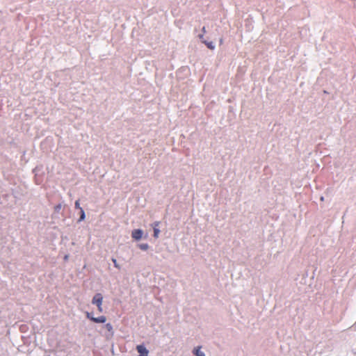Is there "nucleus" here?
<instances>
[{"label": "nucleus", "instance_id": "1", "mask_svg": "<svg viewBox=\"0 0 356 356\" xmlns=\"http://www.w3.org/2000/svg\"><path fill=\"white\" fill-rule=\"evenodd\" d=\"M102 302L103 296L101 293H96L92 300V303L95 305H102Z\"/></svg>", "mask_w": 356, "mask_h": 356}, {"label": "nucleus", "instance_id": "2", "mask_svg": "<svg viewBox=\"0 0 356 356\" xmlns=\"http://www.w3.org/2000/svg\"><path fill=\"white\" fill-rule=\"evenodd\" d=\"M136 350L140 353L138 356H148L149 351L143 345H138Z\"/></svg>", "mask_w": 356, "mask_h": 356}, {"label": "nucleus", "instance_id": "3", "mask_svg": "<svg viewBox=\"0 0 356 356\" xmlns=\"http://www.w3.org/2000/svg\"><path fill=\"white\" fill-rule=\"evenodd\" d=\"M143 234V232L142 229H134L131 233V236L133 238H134L136 241L140 240Z\"/></svg>", "mask_w": 356, "mask_h": 356}, {"label": "nucleus", "instance_id": "4", "mask_svg": "<svg viewBox=\"0 0 356 356\" xmlns=\"http://www.w3.org/2000/svg\"><path fill=\"white\" fill-rule=\"evenodd\" d=\"M201 347L198 346L194 348L193 353L195 355V356H205V354L204 352H202L201 350Z\"/></svg>", "mask_w": 356, "mask_h": 356}, {"label": "nucleus", "instance_id": "5", "mask_svg": "<svg viewBox=\"0 0 356 356\" xmlns=\"http://www.w3.org/2000/svg\"><path fill=\"white\" fill-rule=\"evenodd\" d=\"M106 321V318L104 316H101L97 318L95 317L92 318V321L95 323H105Z\"/></svg>", "mask_w": 356, "mask_h": 356}, {"label": "nucleus", "instance_id": "6", "mask_svg": "<svg viewBox=\"0 0 356 356\" xmlns=\"http://www.w3.org/2000/svg\"><path fill=\"white\" fill-rule=\"evenodd\" d=\"M202 42L204 43L207 47L210 49H213L215 46L212 42H207L206 40H202Z\"/></svg>", "mask_w": 356, "mask_h": 356}, {"label": "nucleus", "instance_id": "7", "mask_svg": "<svg viewBox=\"0 0 356 356\" xmlns=\"http://www.w3.org/2000/svg\"><path fill=\"white\" fill-rule=\"evenodd\" d=\"M154 229V237L157 238H159L160 234V229L159 228L155 227Z\"/></svg>", "mask_w": 356, "mask_h": 356}, {"label": "nucleus", "instance_id": "8", "mask_svg": "<svg viewBox=\"0 0 356 356\" xmlns=\"http://www.w3.org/2000/svg\"><path fill=\"white\" fill-rule=\"evenodd\" d=\"M138 246L142 250H147L149 248V245L147 243H142Z\"/></svg>", "mask_w": 356, "mask_h": 356}, {"label": "nucleus", "instance_id": "9", "mask_svg": "<svg viewBox=\"0 0 356 356\" xmlns=\"http://www.w3.org/2000/svg\"><path fill=\"white\" fill-rule=\"evenodd\" d=\"M80 213H81V216L79 218V221H81V220H84L86 218L85 212L82 208H80Z\"/></svg>", "mask_w": 356, "mask_h": 356}, {"label": "nucleus", "instance_id": "10", "mask_svg": "<svg viewBox=\"0 0 356 356\" xmlns=\"http://www.w3.org/2000/svg\"><path fill=\"white\" fill-rule=\"evenodd\" d=\"M105 327H106V330L108 332H112V331H113V326H112V325L111 323L106 324Z\"/></svg>", "mask_w": 356, "mask_h": 356}, {"label": "nucleus", "instance_id": "11", "mask_svg": "<svg viewBox=\"0 0 356 356\" xmlns=\"http://www.w3.org/2000/svg\"><path fill=\"white\" fill-rule=\"evenodd\" d=\"M112 261H113V264H114V266H115V268H118V269H120V265L118 264V263L117 262V260H116L115 259L113 258V259H112Z\"/></svg>", "mask_w": 356, "mask_h": 356}, {"label": "nucleus", "instance_id": "12", "mask_svg": "<svg viewBox=\"0 0 356 356\" xmlns=\"http://www.w3.org/2000/svg\"><path fill=\"white\" fill-rule=\"evenodd\" d=\"M61 208H62V205H61V204H59L56 205V206L55 207V211H56V212H59V211H60V210L61 209Z\"/></svg>", "mask_w": 356, "mask_h": 356}, {"label": "nucleus", "instance_id": "13", "mask_svg": "<svg viewBox=\"0 0 356 356\" xmlns=\"http://www.w3.org/2000/svg\"><path fill=\"white\" fill-rule=\"evenodd\" d=\"M159 224H160V222L156 221L152 223V226L153 229H154L155 227L158 228V227L159 226Z\"/></svg>", "mask_w": 356, "mask_h": 356}, {"label": "nucleus", "instance_id": "14", "mask_svg": "<svg viewBox=\"0 0 356 356\" xmlns=\"http://www.w3.org/2000/svg\"><path fill=\"white\" fill-rule=\"evenodd\" d=\"M86 317L90 319L91 321H92V318H95V317L90 312H86Z\"/></svg>", "mask_w": 356, "mask_h": 356}, {"label": "nucleus", "instance_id": "15", "mask_svg": "<svg viewBox=\"0 0 356 356\" xmlns=\"http://www.w3.org/2000/svg\"><path fill=\"white\" fill-rule=\"evenodd\" d=\"M75 207H76V209H80V208H81V207H80L79 200H76V201L75 202Z\"/></svg>", "mask_w": 356, "mask_h": 356}, {"label": "nucleus", "instance_id": "16", "mask_svg": "<svg viewBox=\"0 0 356 356\" xmlns=\"http://www.w3.org/2000/svg\"><path fill=\"white\" fill-rule=\"evenodd\" d=\"M97 307L98 311L99 312H102L103 309H102V305H97Z\"/></svg>", "mask_w": 356, "mask_h": 356}, {"label": "nucleus", "instance_id": "17", "mask_svg": "<svg viewBox=\"0 0 356 356\" xmlns=\"http://www.w3.org/2000/svg\"><path fill=\"white\" fill-rule=\"evenodd\" d=\"M198 37H199V38L201 40V41H202V40H204V38H203V35L200 34V35H198Z\"/></svg>", "mask_w": 356, "mask_h": 356}, {"label": "nucleus", "instance_id": "18", "mask_svg": "<svg viewBox=\"0 0 356 356\" xmlns=\"http://www.w3.org/2000/svg\"><path fill=\"white\" fill-rule=\"evenodd\" d=\"M64 259L65 260H67L68 259V255H65Z\"/></svg>", "mask_w": 356, "mask_h": 356}, {"label": "nucleus", "instance_id": "19", "mask_svg": "<svg viewBox=\"0 0 356 356\" xmlns=\"http://www.w3.org/2000/svg\"><path fill=\"white\" fill-rule=\"evenodd\" d=\"M203 31H205V27L202 28Z\"/></svg>", "mask_w": 356, "mask_h": 356}]
</instances>
